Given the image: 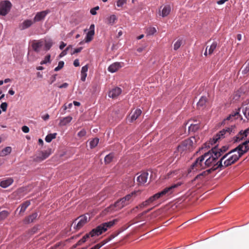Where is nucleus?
Here are the masks:
<instances>
[{
  "instance_id": "obj_11",
  "label": "nucleus",
  "mask_w": 249,
  "mask_h": 249,
  "mask_svg": "<svg viewBox=\"0 0 249 249\" xmlns=\"http://www.w3.org/2000/svg\"><path fill=\"white\" fill-rule=\"evenodd\" d=\"M52 153V149L48 148L44 151H41L38 152L36 157V160L42 161L47 159Z\"/></svg>"
},
{
  "instance_id": "obj_22",
  "label": "nucleus",
  "mask_w": 249,
  "mask_h": 249,
  "mask_svg": "<svg viewBox=\"0 0 249 249\" xmlns=\"http://www.w3.org/2000/svg\"><path fill=\"white\" fill-rule=\"evenodd\" d=\"M141 113L142 111L140 109H136L133 112H132L130 116V122H133L136 120Z\"/></svg>"
},
{
  "instance_id": "obj_25",
  "label": "nucleus",
  "mask_w": 249,
  "mask_h": 249,
  "mask_svg": "<svg viewBox=\"0 0 249 249\" xmlns=\"http://www.w3.org/2000/svg\"><path fill=\"white\" fill-rule=\"evenodd\" d=\"M72 120V117L71 116H67L64 118H62L60 120L59 125L60 126H64L69 124Z\"/></svg>"
},
{
  "instance_id": "obj_60",
  "label": "nucleus",
  "mask_w": 249,
  "mask_h": 249,
  "mask_svg": "<svg viewBox=\"0 0 249 249\" xmlns=\"http://www.w3.org/2000/svg\"><path fill=\"white\" fill-rule=\"evenodd\" d=\"M73 65L75 67H78L80 65L79 60L76 59L73 62Z\"/></svg>"
},
{
  "instance_id": "obj_58",
  "label": "nucleus",
  "mask_w": 249,
  "mask_h": 249,
  "mask_svg": "<svg viewBox=\"0 0 249 249\" xmlns=\"http://www.w3.org/2000/svg\"><path fill=\"white\" fill-rule=\"evenodd\" d=\"M56 74H54L53 75L51 78H50V84H52L53 83L55 80H56Z\"/></svg>"
},
{
  "instance_id": "obj_12",
  "label": "nucleus",
  "mask_w": 249,
  "mask_h": 249,
  "mask_svg": "<svg viewBox=\"0 0 249 249\" xmlns=\"http://www.w3.org/2000/svg\"><path fill=\"white\" fill-rule=\"evenodd\" d=\"M44 42L42 40H35L32 44L33 49L36 52H39L44 45Z\"/></svg>"
},
{
  "instance_id": "obj_2",
  "label": "nucleus",
  "mask_w": 249,
  "mask_h": 249,
  "mask_svg": "<svg viewBox=\"0 0 249 249\" xmlns=\"http://www.w3.org/2000/svg\"><path fill=\"white\" fill-rule=\"evenodd\" d=\"M116 222L117 220L114 219L112 221L105 222L99 225L96 228L93 229L89 233L85 235L82 239L78 241L74 247H76L77 246H80L82 245L83 243L85 242L90 237L98 236L101 234L103 232L106 231L108 228L113 226Z\"/></svg>"
},
{
  "instance_id": "obj_32",
  "label": "nucleus",
  "mask_w": 249,
  "mask_h": 249,
  "mask_svg": "<svg viewBox=\"0 0 249 249\" xmlns=\"http://www.w3.org/2000/svg\"><path fill=\"white\" fill-rule=\"evenodd\" d=\"M56 133L49 134L46 136L45 140L46 142H50L53 139L56 138Z\"/></svg>"
},
{
  "instance_id": "obj_41",
  "label": "nucleus",
  "mask_w": 249,
  "mask_h": 249,
  "mask_svg": "<svg viewBox=\"0 0 249 249\" xmlns=\"http://www.w3.org/2000/svg\"><path fill=\"white\" fill-rule=\"evenodd\" d=\"M182 43V41L181 39H178L174 44V49L176 51L178 50L180 47L181 46Z\"/></svg>"
},
{
  "instance_id": "obj_35",
  "label": "nucleus",
  "mask_w": 249,
  "mask_h": 249,
  "mask_svg": "<svg viewBox=\"0 0 249 249\" xmlns=\"http://www.w3.org/2000/svg\"><path fill=\"white\" fill-rule=\"evenodd\" d=\"M30 201H26L24 202L21 205V208L19 211V213H23L25 212L27 208L30 205Z\"/></svg>"
},
{
  "instance_id": "obj_34",
  "label": "nucleus",
  "mask_w": 249,
  "mask_h": 249,
  "mask_svg": "<svg viewBox=\"0 0 249 249\" xmlns=\"http://www.w3.org/2000/svg\"><path fill=\"white\" fill-rule=\"evenodd\" d=\"M246 137H244L242 134V130L240 131L238 134L234 138V142H238L243 140Z\"/></svg>"
},
{
  "instance_id": "obj_42",
  "label": "nucleus",
  "mask_w": 249,
  "mask_h": 249,
  "mask_svg": "<svg viewBox=\"0 0 249 249\" xmlns=\"http://www.w3.org/2000/svg\"><path fill=\"white\" fill-rule=\"evenodd\" d=\"M113 155L112 154H109L107 155L105 158V162L106 163H110L113 159Z\"/></svg>"
},
{
  "instance_id": "obj_36",
  "label": "nucleus",
  "mask_w": 249,
  "mask_h": 249,
  "mask_svg": "<svg viewBox=\"0 0 249 249\" xmlns=\"http://www.w3.org/2000/svg\"><path fill=\"white\" fill-rule=\"evenodd\" d=\"M53 44V43L51 39H49L46 40L45 41V43L44 44V45L45 46L44 48H45V50L48 51L49 50H50V49L52 46Z\"/></svg>"
},
{
  "instance_id": "obj_21",
  "label": "nucleus",
  "mask_w": 249,
  "mask_h": 249,
  "mask_svg": "<svg viewBox=\"0 0 249 249\" xmlns=\"http://www.w3.org/2000/svg\"><path fill=\"white\" fill-rule=\"evenodd\" d=\"M34 23L31 19H27L24 20L19 26V28L21 30H24L30 27Z\"/></svg>"
},
{
  "instance_id": "obj_46",
  "label": "nucleus",
  "mask_w": 249,
  "mask_h": 249,
  "mask_svg": "<svg viewBox=\"0 0 249 249\" xmlns=\"http://www.w3.org/2000/svg\"><path fill=\"white\" fill-rule=\"evenodd\" d=\"M126 1L127 0H118L116 2V5L118 7H122L126 3Z\"/></svg>"
},
{
  "instance_id": "obj_5",
  "label": "nucleus",
  "mask_w": 249,
  "mask_h": 249,
  "mask_svg": "<svg viewBox=\"0 0 249 249\" xmlns=\"http://www.w3.org/2000/svg\"><path fill=\"white\" fill-rule=\"evenodd\" d=\"M206 167H209L213 165H214L216 162V160L220 157V155L216 150H213V148L208 152L205 153L202 155Z\"/></svg>"
},
{
  "instance_id": "obj_63",
  "label": "nucleus",
  "mask_w": 249,
  "mask_h": 249,
  "mask_svg": "<svg viewBox=\"0 0 249 249\" xmlns=\"http://www.w3.org/2000/svg\"><path fill=\"white\" fill-rule=\"evenodd\" d=\"M49 117H50L49 115L48 114H45V115L43 116L42 117V118L44 120L46 121V120H47L48 119H49Z\"/></svg>"
},
{
  "instance_id": "obj_27",
  "label": "nucleus",
  "mask_w": 249,
  "mask_h": 249,
  "mask_svg": "<svg viewBox=\"0 0 249 249\" xmlns=\"http://www.w3.org/2000/svg\"><path fill=\"white\" fill-rule=\"evenodd\" d=\"M171 12V7L169 5L165 6L161 11L160 15L162 17L167 16Z\"/></svg>"
},
{
  "instance_id": "obj_39",
  "label": "nucleus",
  "mask_w": 249,
  "mask_h": 249,
  "mask_svg": "<svg viewBox=\"0 0 249 249\" xmlns=\"http://www.w3.org/2000/svg\"><path fill=\"white\" fill-rule=\"evenodd\" d=\"M99 139L98 138H94L89 142L90 148H93L96 147L99 143Z\"/></svg>"
},
{
  "instance_id": "obj_15",
  "label": "nucleus",
  "mask_w": 249,
  "mask_h": 249,
  "mask_svg": "<svg viewBox=\"0 0 249 249\" xmlns=\"http://www.w3.org/2000/svg\"><path fill=\"white\" fill-rule=\"evenodd\" d=\"M49 12V10H45L37 13L34 18V22H36L43 19Z\"/></svg>"
},
{
  "instance_id": "obj_33",
  "label": "nucleus",
  "mask_w": 249,
  "mask_h": 249,
  "mask_svg": "<svg viewBox=\"0 0 249 249\" xmlns=\"http://www.w3.org/2000/svg\"><path fill=\"white\" fill-rule=\"evenodd\" d=\"M199 127L200 125L198 124H191V125L189 126V131L196 132L199 128Z\"/></svg>"
},
{
  "instance_id": "obj_38",
  "label": "nucleus",
  "mask_w": 249,
  "mask_h": 249,
  "mask_svg": "<svg viewBox=\"0 0 249 249\" xmlns=\"http://www.w3.org/2000/svg\"><path fill=\"white\" fill-rule=\"evenodd\" d=\"M157 30L155 27H150L147 28L146 33L147 36L153 35L156 33Z\"/></svg>"
},
{
  "instance_id": "obj_23",
  "label": "nucleus",
  "mask_w": 249,
  "mask_h": 249,
  "mask_svg": "<svg viewBox=\"0 0 249 249\" xmlns=\"http://www.w3.org/2000/svg\"><path fill=\"white\" fill-rule=\"evenodd\" d=\"M117 20V18L115 15H111L107 18L106 23L109 25H113Z\"/></svg>"
},
{
  "instance_id": "obj_47",
  "label": "nucleus",
  "mask_w": 249,
  "mask_h": 249,
  "mask_svg": "<svg viewBox=\"0 0 249 249\" xmlns=\"http://www.w3.org/2000/svg\"><path fill=\"white\" fill-rule=\"evenodd\" d=\"M86 135V131L84 129H82L77 134L78 137H79L80 138H81L84 137Z\"/></svg>"
},
{
  "instance_id": "obj_1",
  "label": "nucleus",
  "mask_w": 249,
  "mask_h": 249,
  "mask_svg": "<svg viewBox=\"0 0 249 249\" xmlns=\"http://www.w3.org/2000/svg\"><path fill=\"white\" fill-rule=\"evenodd\" d=\"M244 153L239 146L225 154L216 162L217 167L220 168L227 167L237 161Z\"/></svg>"
},
{
  "instance_id": "obj_49",
  "label": "nucleus",
  "mask_w": 249,
  "mask_h": 249,
  "mask_svg": "<svg viewBox=\"0 0 249 249\" xmlns=\"http://www.w3.org/2000/svg\"><path fill=\"white\" fill-rule=\"evenodd\" d=\"M54 86H57L59 89H63V88L66 89L68 87L69 84L67 83H64L63 84L60 85H58L57 84H54Z\"/></svg>"
},
{
  "instance_id": "obj_43",
  "label": "nucleus",
  "mask_w": 249,
  "mask_h": 249,
  "mask_svg": "<svg viewBox=\"0 0 249 249\" xmlns=\"http://www.w3.org/2000/svg\"><path fill=\"white\" fill-rule=\"evenodd\" d=\"M149 205H150L149 202H148V200H146L145 201H143V202H142L139 206H136L135 209H138L139 208H143L144 207H147V206H148Z\"/></svg>"
},
{
  "instance_id": "obj_57",
  "label": "nucleus",
  "mask_w": 249,
  "mask_h": 249,
  "mask_svg": "<svg viewBox=\"0 0 249 249\" xmlns=\"http://www.w3.org/2000/svg\"><path fill=\"white\" fill-rule=\"evenodd\" d=\"M82 49H83L82 47H79V48L75 49L73 52L71 53V54L80 52L81 51V50H82Z\"/></svg>"
},
{
  "instance_id": "obj_56",
  "label": "nucleus",
  "mask_w": 249,
  "mask_h": 249,
  "mask_svg": "<svg viewBox=\"0 0 249 249\" xmlns=\"http://www.w3.org/2000/svg\"><path fill=\"white\" fill-rule=\"evenodd\" d=\"M242 134L246 138L249 134V127L245 130H242Z\"/></svg>"
},
{
  "instance_id": "obj_54",
  "label": "nucleus",
  "mask_w": 249,
  "mask_h": 249,
  "mask_svg": "<svg viewBox=\"0 0 249 249\" xmlns=\"http://www.w3.org/2000/svg\"><path fill=\"white\" fill-rule=\"evenodd\" d=\"M87 76V73H81V80L84 82L86 80V78Z\"/></svg>"
},
{
  "instance_id": "obj_6",
  "label": "nucleus",
  "mask_w": 249,
  "mask_h": 249,
  "mask_svg": "<svg viewBox=\"0 0 249 249\" xmlns=\"http://www.w3.org/2000/svg\"><path fill=\"white\" fill-rule=\"evenodd\" d=\"M196 139L195 137L183 141L178 146L177 151L182 153L186 150H191L195 146Z\"/></svg>"
},
{
  "instance_id": "obj_16",
  "label": "nucleus",
  "mask_w": 249,
  "mask_h": 249,
  "mask_svg": "<svg viewBox=\"0 0 249 249\" xmlns=\"http://www.w3.org/2000/svg\"><path fill=\"white\" fill-rule=\"evenodd\" d=\"M94 35V25L91 24L89 27V31L87 33L85 37V42H89L92 40Z\"/></svg>"
},
{
  "instance_id": "obj_37",
  "label": "nucleus",
  "mask_w": 249,
  "mask_h": 249,
  "mask_svg": "<svg viewBox=\"0 0 249 249\" xmlns=\"http://www.w3.org/2000/svg\"><path fill=\"white\" fill-rule=\"evenodd\" d=\"M217 43L216 42H213V43L212 44V45L210 46V47H209V49H208V54H212L214 50L216 49V47H217Z\"/></svg>"
},
{
  "instance_id": "obj_55",
  "label": "nucleus",
  "mask_w": 249,
  "mask_h": 249,
  "mask_svg": "<svg viewBox=\"0 0 249 249\" xmlns=\"http://www.w3.org/2000/svg\"><path fill=\"white\" fill-rule=\"evenodd\" d=\"M88 70V65H85L82 68L81 72V73H87Z\"/></svg>"
},
{
  "instance_id": "obj_19",
  "label": "nucleus",
  "mask_w": 249,
  "mask_h": 249,
  "mask_svg": "<svg viewBox=\"0 0 249 249\" xmlns=\"http://www.w3.org/2000/svg\"><path fill=\"white\" fill-rule=\"evenodd\" d=\"M14 182L12 178H8L2 180L0 182V186L3 188H6L11 185Z\"/></svg>"
},
{
  "instance_id": "obj_4",
  "label": "nucleus",
  "mask_w": 249,
  "mask_h": 249,
  "mask_svg": "<svg viewBox=\"0 0 249 249\" xmlns=\"http://www.w3.org/2000/svg\"><path fill=\"white\" fill-rule=\"evenodd\" d=\"M182 184V183L181 182H178L176 184L172 185L171 186L166 187L161 192H159L150 197L147 200L150 204L162 196H168L172 194L174 192L175 189L180 186Z\"/></svg>"
},
{
  "instance_id": "obj_44",
  "label": "nucleus",
  "mask_w": 249,
  "mask_h": 249,
  "mask_svg": "<svg viewBox=\"0 0 249 249\" xmlns=\"http://www.w3.org/2000/svg\"><path fill=\"white\" fill-rule=\"evenodd\" d=\"M50 58H51L50 54L47 55V56H46L44 59L41 61L40 64L43 65V64H46L48 63H50Z\"/></svg>"
},
{
  "instance_id": "obj_51",
  "label": "nucleus",
  "mask_w": 249,
  "mask_h": 249,
  "mask_svg": "<svg viewBox=\"0 0 249 249\" xmlns=\"http://www.w3.org/2000/svg\"><path fill=\"white\" fill-rule=\"evenodd\" d=\"M99 9V6H96L94 8H92L90 11V13H91V14H92V15H95L96 14V10H98Z\"/></svg>"
},
{
  "instance_id": "obj_59",
  "label": "nucleus",
  "mask_w": 249,
  "mask_h": 249,
  "mask_svg": "<svg viewBox=\"0 0 249 249\" xmlns=\"http://www.w3.org/2000/svg\"><path fill=\"white\" fill-rule=\"evenodd\" d=\"M67 53V51L65 50L64 51H63L60 54H59V57H63L64 56L66 55Z\"/></svg>"
},
{
  "instance_id": "obj_31",
  "label": "nucleus",
  "mask_w": 249,
  "mask_h": 249,
  "mask_svg": "<svg viewBox=\"0 0 249 249\" xmlns=\"http://www.w3.org/2000/svg\"><path fill=\"white\" fill-rule=\"evenodd\" d=\"M242 73L243 74L249 73V61H247L243 66Z\"/></svg>"
},
{
  "instance_id": "obj_26",
  "label": "nucleus",
  "mask_w": 249,
  "mask_h": 249,
  "mask_svg": "<svg viewBox=\"0 0 249 249\" xmlns=\"http://www.w3.org/2000/svg\"><path fill=\"white\" fill-rule=\"evenodd\" d=\"M207 101V99L205 96H202L197 103V106L199 108H203Z\"/></svg>"
},
{
  "instance_id": "obj_24",
  "label": "nucleus",
  "mask_w": 249,
  "mask_h": 249,
  "mask_svg": "<svg viewBox=\"0 0 249 249\" xmlns=\"http://www.w3.org/2000/svg\"><path fill=\"white\" fill-rule=\"evenodd\" d=\"M238 146L241 147V151L245 154L249 150V140L244 142Z\"/></svg>"
},
{
  "instance_id": "obj_50",
  "label": "nucleus",
  "mask_w": 249,
  "mask_h": 249,
  "mask_svg": "<svg viewBox=\"0 0 249 249\" xmlns=\"http://www.w3.org/2000/svg\"><path fill=\"white\" fill-rule=\"evenodd\" d=\"M106 244V242L103 243H99L94 247H92L90 249H99L100 248H101L103 245H104Z\"/></svg>"
},
{
  "instance_id": "obj_40",
  "label": "nucleus",
  "mask_w": 249,
  "mask_h": 249,
  "mask_svg": "<svg viewBox=\"0 0 249 249\" xmlns=\"http://www.w3.org/2000/svg\"><path fill=\"white\" fill-rule=\"evenodd\" d=\"M9 213L7 211H2L0 213V221L5 219L9 215Z\"/></svg>"
},
{
  "instance_id": "obj_3",
  "label": "nucleus",
  "mask_w": 249,
  "mask_h": 249,
  "mask_svg": "<svg viewBox=\"0 0 249 249\" xmlns=\"http://www.w3.org/2000/svg\"><path fill=\"white\" fill-rule=\"evenodd\" d=\"M139 191H134L124 197L117 201L113 205H110L108 209L110 211H117L131 203L137 196Z\"/></svg>"
},
{
  "instance_id": "obj_7",
  "label": "nucleus",
  "mask_w": 249,
  "mask_h": 249,
  "mask_svg": "<svg viewBox=\"0 0 249 249\" xmlns=\"http://www.w3.org/2000/svg\"><path fill=\"white\" fill-rule=\"evenodd\" d=\"M235 132V126L231 125V127H227L221 130L218 133L214 136L212 140L210 141V143L212 145L216 142L221 138H224L225 136H228L231 133Z\"/></svg>"
},
{
  "instance_id": "obj_61",
  "label": "nucleus",
  "mask_w": 249,
  "mask_h": 249,
  "mask_svg": "<svg viewBox=\"0 0 249 249\" xmlns=\"http://www.w3.org/2000/svg\"><path fill=\"white\" fill-rule=\"evenodd\" d=\"M66 46V44L65 43L61 42L59 46V48L60 50H63Z\"/></svg>"
},
{
  "instance_id": "obj_62",
  "label": "nucleus",
  "mask_w": 249,
  "mask_h": 249,
  "mask_svg": "<svg viewBox=\"0 0 249 249\" xmlns=\"http://www.w3.org/2000/svg\"><path fill=\"white\" fill-rule=\"evenodd\" d=\"M228 0H219L217 1V3L219 5H221L224 4L226 1H228Z\"/></svg>"
},
{
  "instance_id": "obj_20",
  "label": "nucleus",
  "mask_w": 249,
  "mask_h": 249,
  "mask_svg": "<svg viewBox=\"0 0 249 249\" xmlns=\"http://www.w3.org/2000/svg\"><path fill=\"white\" fill-rule=\"evenodd\" d=\"M211 173V169H208L206 171H204L202 172V173H200L199 174L197 175L195 178L192 180V182H193L194 181L199 180H201L204 178L206 176H208L210 173Z\"/></svg>"
},
{
  "instance_id": "obj_64",
  "label": "nucleus",
  "mask_w": 249,
  "mask_h": 249,
  "mask_svg": "<svg viewBox=\"0 0 249 249\" xmlns=\"http://www.w3.org/2000/svg\"><path fill=\"white\" fill-rule=\"evenodd\" d=\"M176 171H173L167 174V178H169L172 174H175Z\"/></svg>"
},
{
  "instance_id": "obj_53",
  "label": "nucleus",
  "mask_w": 249,
  "mask_h": 249,
  "mask_svg": "<svg viewBox=\"0 0 249 249\" xmlns=\"http://www.w3.org/2000/svg\"><path fill=\"white\" fill-rule=\"evenodd\" d=\"M21 129L22 131L25 133H28L29 132V128L26 125L23 126L21 128Z\"/></svg>"
},
{
  "instance_id": "obj_17",
  "label": "nucleus",
  "mask_w": 249,
  "mask_h": 249,
  "mask_svg": "<svg viewBox=\"0 0 249 249\" xmlns=\"http://www.w3.org/2000/svg\"><path fill=\"white\" fill-rule=\"evenodd\" d=\"M121 89L118 87H116L109 91L108 93V96L112 98H116L121 93Z\"/></svg>"
},
{
  "instance_id": "obj_18",
  "label": "nucleus",
  "mask_w": 249,
  "mask_h": 249,
  "mask_svg": "<svg viewBox=\"0 0 249 249\" xmlns=\"http://www.w3.org/2000/svg\"><path fill=\"white\" fill-rule=\"evenodd\" d=\"M37 216L38 213L37 212L34 213L26 217L23 220V223L25 224H27L33 222Z\"/></svg>"
},
{
  "instance_id": "obj_14",
  "label": "nucleus",
  "mask_w": 249,
  "mask_h": 249,
  "mask_svg": "<svg viewBox=\"0 0 249 249\" xmlns=\"http://www.w3.org/2000/svg\"><path fill=\"white\" fill-rule=\"evenodd\" d=\"M148 177V173L146 172H142L137 178V181L139 185H143L147 181Z\"/></svg>"
},
{
  "instance_id": "obj_13",
  "label": "nucleus",
  "mask_w": 249,
  "mask_h": 249,
  "mask_svg": "<svg viewBox=\"0 0 249 249\" xmlns=\"http://www.w3.org/2000/svg\"><path fill=\"white\" fill-rule=\"evenodd\" d=\"M124 66V63L123 62H116L112 64H111L108 67V71L111 72L113 73L117 71L119 69L123 67Z\"/></svg>"
},
{
  "instance_id": "obj_48",
  "label": "nucleus",
  "mask_w": 249,
  "mask_h": 249,
  "mask_svg": "<svg viewBox=\"0 0 249 249\" xmlns=\"http://www.w3.org/2000/svg\"><path fill=\"white\" fill-rule=\"evenodd\" d=\"M7 103L6 102H3L0 105V108L3 111H6L7 110Z\"/></svg>"
},
{
  "instance_id": "obj_45",
  "label": "nucleus",
  "mask_w": 249,
  "mask_h": 249,
  "mask_svg": "<svg viewBox=\"0 0 249 249\" xmlns=\"http://www.w3.org/2000/svg\"><path fill=\"white\" fill-rule=\"evenodd\" d=\"M64 65V62L63 61H60L58 62V66L55 68L54 71H57L61 70Z\"/></svg>"
},
{
  "instance_id": "obj_29",
  "label": "nucleus",
  "mask_w": 249,
  "mask_h": 249,
  "mask_svg": "<svg viewBox=\"0 0 249 249\" xmlns=\"http://www.w3.org/2000/svg\"><path fill=\"white\" fill-rule=\"evenodd\" d=\"M12 151V148L10 146H7L4 148L0 152V157H4L6 156L11 153Z\"/></svg>"
},
{
  "instance_id": "obj_8",
  "label": "nucleus",
  "mask_w": 249,
  "mask_h": 249,
  "mask_svg": "<svg viewBox=\"0 0 249 249\" xmlns=\"http://www.w3.org/2000/svg\"><path fill=\"white\" fill-rule=\"evenodd\" d=\"M202 155L198 158L189 168L188 172H195L206 168Z\"/></svg>"
},
{
  "instance_id": "obj_30",
  "label": "nucleus",
  "mask_w": 249,
  "mask_h": 249,
  "mask_svg": "<svg viewBox=\"0 0 249 249\" xmlns=\"http://www.w3.org/2000/svg\"><path fill=\"white\" fill-rule=\"evenodd\" d=\"M213 150H215L220 155V157L228 149V147L226 146H223L221 148H219L217 146H214L212 148Z\"/></svg>"
},
{
  "instance_id": "obj_52",
  "label": "nucleus",
  "mask_w": 249,
  "mask_h": 249,
  "mask_svg": "<svg viewBox=\"0 0 249 249\" xmlns=\"http://www.w3.org/2000/svg\"><path fill=\"white\" fill-rule=\"evenodd\" d=\"M239 114V112H236L233 114H230L227 118L225 119L226 120H230L232 119V118L234 117L236 115H237Z\"/></svg>"
},
{
  "instance_id": "obj_28",
  "label": "nucleus",
  "mask_w": 249,
  "mask_h": 249,
  "mask_svg": "<svg viewBox=\"0 0 249 249\" xmlns=\"http://www.w3.org/2000/svg\"><path fill=\"white\" fill-rule=\"evenodd\" d=\"M242 112L245 117L249 120V102L247 105L242 106Z\"/></svg>"
},
{
  "instance_id": "obj_9",
  "label": "nucleus",
  "mask_w": 249,
  "mask_h": 249,
  "mask_svg": "<svg viewBox=\"0 0 249 249\" xmlns=\"http://www.w3.org/2000/svg\"><path fill=\"white\" fill-rule=\"evenodd\" d=\"M88 219H89V217L87 215H81L73 222L72 225L76 230H79L87 223Z\"/></svg>"
},
{
  "instance_id": "obj_10",
  "label": "nucleus",
  "mask_w": 249,
  "mask_h": 249,
  "mask_svg": "<svg viewBox=\"0 0 249 249\" xmlns=\"http://www.w3.org/2000/svg\"><path fill=\"white\" fill-rule=\"evenodd\" d=\"M12 6L9 0H3L0 2V15L4 16L10 11Z\"/></svg>"
}]
</instances>
